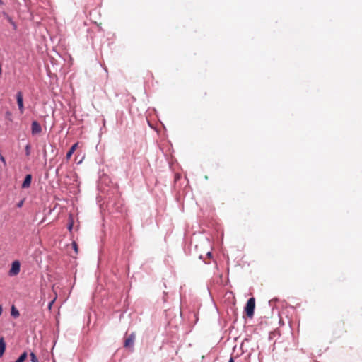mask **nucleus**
<instances>
[{
  "mask_svg": "<svg viewBox=\"0 0 362 362\" xmlns=\"http://www.w3.org/2000/svg\"><path fill=\"white\" fill-rule=\"evenodd\" d=\"M255 308V300L254 298H250L246 304L245 311L246 315L249 317H252L254 315V310Z\"/></svg>",
  "mask_w": 362,
  "mask_h": 362,
  "instance_id": "1",
  "label": "nucleus"
},
{
  "mask_svg": "<svg viewBox=\"0 0 362 362\" xmlns=\"http://www.w3.org/2000/svg\"><path fill=\"white\" fill-rule=\"evenodd\" d=\"M16 100H17V103H18L19 110H20L21 113L23 114L24 112L23 98V94L21 91L17 93Z\"/></svg>",
  "mask_w": 362,
  "mask_h": 362,
  "instance_id": "2",
  "label": "nucleus"
},
{
  "mask_svg": "<svg viewBox=\"0 0 362 362\" xmlns=\"http://www.w3.org/2000/svg\"><path fill=\"white\" fill-rule=\"evenodd\" d=\"M20 272V263L18 261H14L12 263L11 269H10L9 274L11 276L16 275Z\"/></svg>",
  "mask_w": 362,
  "mask_h": 362,
  "instance_id": "3",
  "label": "nucleus"
},
{
  "mask_svg": "<svg viewBox=\"0 0 362 362\" xmlns=\"http://www.w3.org/2000/svg\"><path fill=\"white\" fill-rule=\"evenodd\" d=\"M31 132L33 134H37L42 132V127L37 121H33L32 122Z\"/></svg>",
  "mask_w": 362,
  "mask_h": 362,
  "instance_id": "4",
  "label": "nucleus"
},
{
  "mask_svg": "<svg viewBox=\"0 0 362 362\" xmlns=\"http://www.w3.org/2000/svg\"><path fill=\"white\" fill-rule=\"evenodd\" d=\"M135 340V334L132 333L124 341V347H132L134 343Z\"/></svg>",
  "mask_w": 362,
  "mask_h": 362,
  "instance_id": "5",
  "label": "nucleus"
},
{
  "mask_svg": "<svg viewBox=\"0 0 362 362\" xmlns=\"http://www.w3.org/2000/svg\"><path fill=\"white\" fill-rule=\"evenodd\" d=\"M32 180V176L30 174H28L25 176V180L22 184L23 188H28L30 186Z\"/></svg>",
  "mask_w": 362,
  "mask_h": 362,
  "instance_id": "6",
  "label": "nucleus"
},
{
  "mask_svg": "<svg viewBox=\"0 0 362 362\" xmlns=\"http://www.w3.org/2000/svg\"><path fill=\"white\" fill-rule=\"evenodd\" d=\"M78 146V143L74 144L71 148L69 150V151L66 153V158L67 160H69L71 157L72 156L73 153L76 151Z\"/></svg>",
  "mask_w": 362,
  "mask_h": 362,
  "instance_id": "7",
  "label": "nucleus"
},
{
  "mask_svg": "<svg viewBox=\"0 0 362 362\" xmlns=\"http://www.w3.org/2000/svg\"><path fill=\"white\" fill-rule=\"evenodd\" d=\"M6 350V342L4 337L0 338V357H1Z\"/></svg>",
  "mask_w": 362,
  "mask_h": 362,
  "instance_id": "8",
  "label": "nucleus"
},
{
  "mask_svg": "<svg viewBox=\"0 0 362 362\" xmlns=\"http://www.w3.org/2000/svg\"><path fill=\"white\" fill-rule=\"evenodd\" d=\"M11 314L14 317H18L20 315L18 310L15 308L14 305H13L11 308Z\"/></svg>",
  "mask_w": 362,
  "mask_h": 362,
  "instance_id": "9",
  "label": "nucleus"
},
{
  "mask_svg": "<svg viewBox=\"0 0 362 362\" xmlns=\"http://www.w3.org/2000/svg\"><path fill=\"white\" fill-rule=\"evenodd\" d=\"M27 353L23 352L15 362H23L27 358Z\"/></svg>",
  "mask_w": 362,
  "mask_h": 362,
  "instance_id": "10",
  "label": "nucleus"
},
{
  "mask_svg": "<svg viewBox=\"0 0 362 362\" xmlns=\"http://www.w3.org/2000/svg\"><path fill=\"white\" fill-rule=\"evenodd\" d=\"M31 145L28 144L25 147V155L29 156L30 155Z\"/></svg>",
  "mask_w": 362,
  "mask_h": 362,
  "instance_id": "11",
  "label": "nucleus"
},
{
  "mask_svg": "<svg viewBox=\"0 0 362 362\" xmlns=\"http://www.w3.org/2000/svg\"><path fill=\"white\" fill-rule=\"evenodd\" d=\"M30 358L32 362H38V359L34 353L30 354Z\"/></svg>",
  "mask_w": 362,
  "mask_h": 362,
  "instance_id": "12",
  "label": "nucleus"
},
{
  "mask_svg": "<svg viewBox=\"0 0 362 362\" xmlns=\"http://www.w3.org/2000/svg\"><path fill=\"white\" fill-rule=\"evenodd\" d=\"M71 245H72V247L74 248L75 252L77 253L78 252V245H77L76 243L73 242Z\"/></svg>",
  "mask_w": 362,
  "mask_h": 362,
  "instance_id": "13",
  "label": "nucleus"
},
{
  "mask_svg": "<svg viewBox=\"0 0 362 362\" xmlns=\"http://www.w3.org/2000/svg\"><path fill=\"white\" fill-rule=\"evenodd\" d=\"M54 300H55V298H54V299H53V300H52L49 303V305H48V309H49V310H51V309H52V305H53V303H54Z\"/></svg>",
  "mask_w": 362,
  "mask_h": 362,
  "instance_id": "14",
  "label": "nucleus"
},
{
  "mask_svg": "<svg viewBox=\"0 0 362 362\" xmlns=\"http://www.w3.org/2000/svg\"><path fill=\"white\" fill-rule=\"evenodd\" d=\"M73 227V223L69 224V230H71Z\"/></svg>",
  "mask_w": 362,
  "mask_h": 362,
  "instance_id": "15",
  "label": "nucleus"
},
{
  "mask_svg": "<svg viewBox=\"0 0 362 362\" xmlns=\"http://www.w3.org/2000/svg\"><path fill=\"white\" fill-rule=\"evenodd\" d=\"M207 256H208L209 257H211V253L210 252H207Z\"/></svg>",
  "mask_w": 362,
  "mask_h": 362,
  "instance_id": "16",
  "label": "nucleus"
},
{
  "mask_svg": "<svg viewBox=\"0 0 362 362\" xmlns=\"http://www.w3.org/2000/svg\"><path fill=\"white\" fill-rule=\"evenodd\" d=\"M228 362H234L233 358H230Z\"/></svg>",
  "mask_w": 362,
  "mask_h": 362,
  "instance_id": "17",
  "label": "nucleus"
},
{
  "mask_svg": "<svg viewBox=\"0 0 362 362\" xmlns=\"http://www.w3.org/2000/svg\"><path fill=\"white\" fill-rule=\"evenodd\" d=\"M6 115H7V116H10V115H11V112H6Z\"/></svg>",
  "mask_w": 362,
  "mask_h": 362,
  "instance_id": "18",
  "label": "nucleus"
},
{
  "mask_svg": "<svg viewBox=\"0 0 362 362\" xmlns=\"http://www.w3.org/2000/svg\"><path fill=\"white\" fill-rule=\"evenodd\" d=\"M22 202L18 204V206H21Z\"/></svg>",
  "mask_w": 362,
  "mask_h": 362,
  "instance_id": "19",
  "label": "nucleus"
}]
</instances>
